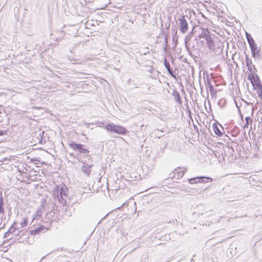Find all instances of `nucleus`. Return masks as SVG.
<instances>
[{"label": "nucleus", "instance_id": "f257e3e1", "mask_svg": "<svg viewBox=\"0 0 262 262\" xmlns=\"http://www.w3.org/2000/svg\"><path fill=\"white\" fill-rule=\"evenodd\" d=\"M245 34L251 51L252 57L254 58H260L261 56L260 48L257 47L255 40L250 33L246 32Z\"/></svg>", "mask_w": 262, "mask_h": 262}, {"label": "nucleus", "instance_id": "f03ea898", "mask_svg": "<svg viewBox=\"0 0 262 262\" xmlns=\"http://www.w3.org/2000/svg\"><path fill=\"white\" fill-rule=\"evenodd\" d=\"M106 128L107 132L122 136L126 135L128 133V130L125 127L121 125L115 124L112 122H111V124L108 125Z\"/></svg>", "mask_w": 262, "mask_h": 262}, {"label": "nucleus", "instance_id": "7ed1b4c3", "mask_svg": "<svg viewBox=\"0 0 262 262\" xmlns=\"http://www.w3.org/2000/svg\"><path fill=\"white\" fill-rule=\"evenodd\" d=\"M68 144L70 148L73 149V150L75 151H78L80 154L83 155V156L87 154H90V151L88 149V147L84 144L78 143L73 141H69Z\"/></svg>", "mask_w": 262, "mask_h": 262}, {"label": "nucleus", "instance_id": "20e7f679", "mask_svg": "<svg viewBox=\"0 0 262 262\" xmlns=\"http://www.w3.org/2000/svg\"><path fill=\"white\" fill-rule=\"evenodd\" d=\"M248 80L252 84L253 90L257 91L258 96L262 98V85L258 75H253L252 78Z\"/></svg>", "mask_w": 262, "mask_h": 262}, {"label": "nucleus", "instance_id": "39448f33", "mask_svg": "<svg viewBox=\"0 0 262 262\" xmlns=\"http://www.w3.org/2000/svg\"><path fill=\"white\" fill-rule=\"evenodd\" d=\"M186 17L188 18L187 15H184L183 14L181 15L176 21L177 25L179 28L180 31L183 34L187 32L188 30L189 26L188 21L186 18Z\"/></svg>", "mask_w": 262, "mask_h": 262}, {"label": "nucleus", "instance_id": "423d86ee", "mask_svg": "<svg viewBox=\"0 0 262 262\" xmlns=\"http://www.w3.org/2000/svg\"><path fill=\"white\" fill-rule=\"evenodd\" d=\"M245 61L248 70L249 71L247 76V79H250V78L253 77V75H257L256 74L257 69L255 66L253 64L251 59L247 54L245 55Z\"/></svg>", "mask_w": 262, "mask_h": 262}, {"label": "nucleus", "instance_id": "0eeeda50", "mask_svg": "<svg viewBox=\"0 0 262 262\" xmlns=\"http://www.w3.org/2000/svg\"><path fill=\"white\" fill-rule=\"evenodd\" d=\"M213 181V179L209 177L206 176H198L194 178H190L188 180L189 184H193L197 183H207L211 182Z\"/></svg>", "mask_w": 262, "mask_h": 262}, {"label": "nucleus", "instance_id": "6e6552de", "mask_svg": "<svg viewBox=\"0 0 262 262\" xmlns=\"http://www.w3.org/2000/svg\"><path fill=\"white\" fill-rule=\"evenodd\" d=\"M223 150L224 152V156H223V158L227 157L229 161H233L236 160V154L232 146H227Z\"/></svg>", "mask_w": 262, "mask_h": 262}, {"label": "nucleus", "instance_id": "1a4fd4ad", "mask_svg": "<svg viewBox=\"0 0 262 262\" xmlns=\"http://www.w3.org/2000/svg\"><path fill=\"white\" fill-rule=\"evenodd\" d=\"M185 172L186 169H182L181 168L178 167L174 169V171L173 172V175L170 178L171 179V180H174L177 175V177L176 178V180H179V179L182 178L183 177ZM173 181L174 182H175L174 180H173Z\"/></svg>", "mask_w": 262, "mask_h": 262}, {"label": "nucleus", "instance_id": "9d476101", "mask_svg": "<svg viewBox=\"0 0 262 262\" xmlns=\"http://www.w3.org/2000/svg\"><path fill=\"white\" fill-rule=\"evenodd\" d=\"M47 230H48V228H46L43 225H40L38 227L30 230V233L31 235H35L40 234L43 231L45 232Z\"/></svg>", "mask_w": 262, "mask_h": 262}, {"label": "nucleus", "instance_id": "9b49d317", "mask_svg": "<svg viewBox=\"0 0 262 262\" xmlns=\"http://www.w3.org/2000/svg\"><path fill=\"white\" fill-rule=\"evenodd\" d=\"M207 47L209 49L213 51L214 50L215 43L214 41V35L211 34L206 39Z\"/></svg>", "mask_w": 262, "mask_h": 262}, {"label": "nucleus", "instance_id": "f8f14e48", "mask_svg": "<svg viewBox=\"0 0 262 262\" xmlns=\"http://www.w3.org/2000/svg\"><path fill=\"white\" fill-rule=\"evenodd\" d=\"M202 33L198 36V38L200 39L201 38H204L205 40L209 36H210L212 33L209 31L208 28H204L203 27L201 28Z\"/></svg>", "mask_w": 262, "mask_h": 262}, {"label": "nucleus", "instance_id": "ddd939ff", "mask_svg": "<svg viewBox=\"0 0 262 262\" xmlns=\"http://www.w3.org/2000/svg\"><path fill=\"white\" fill-rule=\"evenodd\" d=\"M93 165V164H83V165L81 167V170L84 173L86 174L88 176H89L91 173V168H92Z\"/></svg>", "mask_w": 262, "mask_h": 262}, {"label": "nucleus", "instance_id": "4468645a", "mask_svg": "<svg viewBox=\"0 0 262 262\" xmlns=\"http://www.w3.org/2000/svg\"><path fill=\"white\" fill-rule=\"evenodd\" d=\"M172 95L174 97V100L178 103V104L180 105L182 104V100L181 97L179 92L176 89L173 90Z\"/></svg>", "mask_w": 262, "mask_h": 262}, {"label": "nucleus", "instance_id": "2eb2a0df", "mask_svg": "<svg viewBox=\"0 0 262 262\" xmlns=\"http://www.w3.org/2000/svg\"><path fill=\"white\" fill-rule=\"evenodd\" d=\"M192 34L190 33L187 35L184 39L185 47L188 52H190V40L192 38Z\"/></svg>", "mask_w": 262, "mask_h": 262}, {"label": "nucleus", "instance_id": "dca6fc26", "mask_svg": "<svg viewBox=\"0 0 262 262\" xmlns=\"http://www.w3.org/2000/svg\"><path fill=\"white\" fill-rule=\"evenodd\" d=\"M218 123H219L217 122H215L213 123V124H212L213 130L214 133L217 136L221 137V136H223V133L219 129V128L218 127Z\"/></svg>", "mask_w": 262, "mask_h": 262}, {"label": "nucleus", "instance_id": "f3484780", "mask_svg": "<svg viewBox=\"0 0 262 262\" xmlns=\"http://www.w3.org/2000/svg\"><path fill=\"white\" fill-rule=\"evenodd\" d=\"M83 158V160L81 161V162L83 164H89L88 163H92L93 161V158L92 157V155H90V154H87L85 155L82 156Z\"/></svg>", "mask_w": 262, "mask_h": 262}, {"label": "nucleus", "instance_id": "a211bd4d", "mask_svg": "<svg viewBox=\"0 0 262 262\" xmlns=\"http://www.w3.org/2000/svg\"><path fill=\"white\" fill-rule=\"evenodd\" d=\"M59 185V193H61V196H68V189L64 184Z\"/></svg>", "mask_w": 262, "mask_h": 262}, {"label": "nucleus", "instance_id": "6ab92c4d", "mask_svg": "<svg viewBox=\"0 0 262 262\" xmlns=\"http://www.w3.org/2000/svg\"><path fill=\"white\" fill-rule=\"evenodd\" d=\"M206 85L208 86L209 89V91L212 95V93L214 92V87L211 84V80L209 77V75H207L206 77Z\"/></svg>", "mask_w": 262, "mask_h": 262}, {"label": "nucleus", "instance_id": "aec40b11", "mask_svg": "<svg viewBox=\"0 0 262 262\" xmlns=\"http://www.w3.org/2000/svg\"><path fill=\"white\" fill-rule=\"evenodd\" d=\"M60 190H59V185H56V187L54 188L53 190V195L55 199L61 196V193H59Z\"/></svg>", "mask_w": 262, "mask_h": 262}, {"label": "nucleus", "instance_id": "412c9836", "mask_svg": "<svg viewBox=\"0 0 262 262\" xmlns=\"http://www.w3.org/2000/svg\"><path fill=\"white\" fill-rule=\"evenodd\" d=\"M245 123L244 124V128H248L249 124L251 123L252 122V118L250 116H247L245 117Z\"/></svg>", "mask_w": 262, "mask_h": 262}, {"label": "nucleus", "instance_id": "4be33fe9", "mask_svg": "<svg viewBox=\"0 0 262 262\" xmlns=\"http://www.w3.org/2000/svg\"><path fill=\"white\" fill-rule=\"evenodd\" d=\"M227 101L226 99L224 98H222L220 99L217 102L218 105L220 106L221 108L224 107V106L226 105Z\"/></svg>", "mask_w": 262, "mask_h": 262}, {"label": "nucleus", "instance_id": "5701e85b", "mask_svg": "<svg viewBox=\"0 0 262 262\" xmlns=\"http://www.w3.org/2000/svg\"><path fill=\"white\" fill-rule=\"evenodd\" d=\"M56 199H57L58 201V202L62 204L63 206H66V204H67V201H66V200L64 199L62 196H60L59 197L56 198Z\"/></svg>", "mask_w": 262, "mask_h": 262}, {"label": "nucleus", "instance_id": "b1692460", "mask_svg": "<svg viewBox=\"0 0 262 262\" xmlns=\"http://www.w3.org/2000/svg\"><path fill=\"white\" fill-rule=\"evenodd\" d=\"M5 209L3 207V198L2 195L0 196V213L4 214Z\"/></svg>", "mask_w": 262, "mask_h": 262}, {"label": "nucleus", "instance_id": "393cba45", "mask_svg": "<svg viewBox=\"0 0 262 262\" xmlns=\"http://www.w3.org/2000/svg\"><path fill=\"white\" fill-rule=\"evenodd\" d=\"M28 220L27 217H24L23 218L22 222H20V224L21 226L20 228H24L28 225Z\"/></svg>", "mask_w": 262, "mask_h": 262}, {"label": "nucleus", "instance_id": "a878e982", "mask_svg": "<svg viewBox=\"0 0 262 262\" xmlns=\"http://www.w3.org/2000/svg\"><path fill=\"white\" fill-rule=\"evenodd\" d=\"M240 133V129L235 126L232 130V135L234 136H237Z\"/></svg>", "mask_w": 262, "mask_h": 262}, {"label": "nucleus", "instance_id": "bb28decb", "mask_svg": "<svg viewBox=\"0 0 262 262\" xmlns=\"http://www.w3.org/2000/svg\"><path fill=\"white\" fill-rule=\"evenodd\" d=\"M111 124V122H101L100 123L99 126L105 129L107 131L106 127L108 125Z\"/></svg>", "mask_w": 262, "mask_h": 262}, {"label": "nucleus", "instance_id": "cd10ccee", "mask_svg": "<svg viewBox=\"0 0 262 262\" xmlns=\"http://www.w3.org/2000/svg\"><path fill=\"white\" fill-rule=\"evenodd\" d=\"M19 229V227H13L11 226L8 230V232L10 234L14 233L16 230H18Z\"/></svg>", "mask_w": 262, "mask_h": 262}, {"label": "nucleus", "instance_id": "c85d7f7f", "mask_svg": "<svg viewBox=\"0 0 262 262\" xmlns=\"http://www.w3.org/2000/svg\"><path fill=\"white\" fill-rule=\"evenodd\" d=\"M167 71L168 73L169 74H170V75L172 77H173V78H175V79H176V78H177V77H176V74L174 73V72L173 71V70H172V69L171 68H169V69H168V70H167Z\"/></svg>", "mask_w": 262, "mask_h": 262}, {"label": "nucleus", "instance_id": "c756f323", "mask_svg": "<svg viewBox=\"0 0 262 262\" xmlns=\"http://www.w3.org/2000/svg\"><path fill=\"white\" fill-rule=\"evenodd\" d=\"M164 65L167 70L170 68V64L169 62L167 61L166 60H164Z\"/></svg>", "mask_w": 262, "mask_h": 262}, {"label": "nucleus", "instance_id": "7c9ffc66", "mask_svg": "<svg viewBox=\"0 0 262 262\" xmlns=\"http://www.w3.org/2000/svg\"><path fill=\"white\" fill-rule=\"evenodd\" d=\"M8 133V130H0V137L3 136L7 135Z\"/></svg>", "mask_w": 262, "mask_h": 262}, {"label": "nucleus", "instance_id": "2f4dec72", "mask_svg": "<svg viewBox=\"0 0 262 262\" xmlns=\"http://www.w3.org/2000/svg\"><path fill=\"white\" fill-rule=\"evenodd\" d=\"M31 161L35 162V164H38V163L40 162V160H39V158H32L31 159Z\"/></svg>", "mask_w": 262, "mask_h": 262}, {"label": "nucleus", "instance_id": "473e14b6", "mask_svg": "<svg viewBox=\"0 0 262 262\" xmlns=\"http://www.w3.org/2000/svg\"><path fill=\"white\" fill-rule=\"evenodd\" d=\"M103 1L104 2V3L103 4V7L100 8H99L98 9H101L103 7H106L108 5V2L110 1V0H103Z\"/></svg>", "mask_w": 262, "mask_h": 262}, {"label": "nucleus", "instance_id": "72a5a7b5", "mask_svg": "<svg viewBox=\"0 0 262 262\" xmlns=\"http://www.w3.org/2000/svg\"><path fill=\"white\" fill-rule=\"evenodd\" d=\"M23 230L18 231L17 233L16 234L17 236L20 237L21 236L23 235L24 233H22Z\"/></svg>", "mask_w": 262, "mask_h": 262}, {"label": "nucleus", "instance_id": "f704fd0d", "mask_svg": "<svg viewBox=\"0 0 262 262\" xmlns=\"http://www.w3.org/2000/svg\"><path fill=\"white\" fill-rule=\"evenodd\" d=\"M10 234L8 232V231H7V232H6L4 234V238H7L9 235H10Z\"/></svg>", "mask_w": 262, "mask_h": 262}, {"label": "nucleus", "instance_id": "c9c22d12", "mask_svg": "<svg viewBox=\"0 0 262 262\" xmlns=\"http://www.w3.org/2000/svg\"><path fill=\"white\" fill-rule=\"evenodd\" d=\"M36 215L37 216H38L39 217H40L41 216V212L40 210H38L37 212H36Z\"/></svg>", "mask_w": 262, "mask_h": 262}, {"label": "nucleus", "instance_id": "e433bc0d", "mask_svg": "<svg viewBox=\"0 0 262 262\" xmlns=\"http://www.w3.org/2000/svg\"><path fill=\"white\" fill-rule=\"evenodd\" d=\"M17 222L15 221H14L13 224L11 225V226L13 227H17Z\"/></svg>", "mask_w": 262, "mask_h": 262}, {"label": "nucleus", "instance_id": "4c0bfd02", "mask_svg": "<svg viewBox=\"0 0 262 262\" xmlns=\"http://www.w3.org/2000/svg\"><path fill=\"white\" fill-rule=\"evenodd\" d=\"M245 102L248 105V106H251L252 107H251V110H252L253 109V103H251V102H248L247 101H245Z\"/></svg>", "mask_w": 262, "mask_h": 262}, {"label": "nucleus", "instance_id": "58836bf2", "mask_svg": "<svg viewBox=\"0 0 262 262\" xmlns=\"http://www.w3.org/2000/svg\"><path fill=\"white\" fill-rule=\"evenodd\" d=\"M146 127V126H145L144 124L140 126V128L141 130H145Z\"/></svg>", "mask_w": 262, "mask_h": 262}, {"label": "nucleus", "instance_id": "ea45409f", "mask_svg": "<svg viewBox=\"0 0 262 262\" xmlns=\"http://www.w3.org/2000/svg\"><path fill=\"white\" fill-rule=\"evenodd\" d=\"M238 112H239V113L240 117L242 119V120L243 121V115L241 113L240 110H238Z\"/></svg>", "mask_w": 262, "mask_h": 262}, {"label": "nucleus", "instance_id": "a19ab883", "mask_svg": "<svg viewBox=\"0 0 262 262\" xmlns=\"http://www.w3.org/2000/svg\"><path fill=\"white\" fill-rule=\"evenodd\" d=\"M53 251H54V250H53V251H51L50 253H48L46 255H45V256H43V257H42V258H41V260H42L43 259H44V258H45V257H46L47 255H49L50 253H52V252H53Z\"/></svg>", "mask_w": 262, "mask_h": 262}, {"label": "nucleus", "instance_id": "79ce46f5", "mask_svg": "<svg viewBox=\"0 0 262 262\" xmlns=\"http://www.w3.org/2000/svg\"><path fill=\"white\" fill-rule=\"evenodd\" d=\"M149 53V52L148 51H145L144 52H143L142 54L143 55H146L147 54H148Z\"/></svg>", "mask_w": 262, "mask_h": 262}, {"label": "nucleus", "instance_id": "37998d69", "mask_svg": "<svg viewBox=\"0 0 262 262\" xmlns=\"http://www.w3.org/2000/svg\"><path fill=\"white\" fill-rule=\"evenodd\" d=\"M107 215H108V213H107L105 216H104L103 218H102V219H101V220L99 221V223H98V224H99V223H100V222H101L102 220L104 219Z\"/></svg>", "mask_w": 262, "mask_h": 262}, {"label": "nucleus", "instance_id": "c03bdc74", "mask_svg": "<svg viewBox=\"0 0 262 262\" xmlns=\"http://www.w3.org/2000/svg\"><path fill=\"white\" fill-rule=\"evenodd\" d=\"M207 188H208V187H206V188H202L200 191H204V190H205L206 189H207Z\"/></svg>", "mask_w": 262, "mask_h": 262}, {"label": "nucleus", "instance_id": "a18cd8bd", "mask_svg": "<svg viewBox=\"0 0 262 262\" xmlns=\"http://www.w3.org/2000/svg\"><path fill=\"white\" fill-rule=\"evenodd\" d=\"M11 213V208H10V209L9 210V212H8L9 215H10Z\"/></svg>", "mask_w": 262, "mask_h": 262}, {"label": "nucleus", "instance_id": "49530a36", "mask_svg": "<svg viewBox=\"0 0 262 262\" xmlns=\"http://www.w3.org/2000/svg\"><path fill=\"white\" fill-rule=\"evenodd\" d=\"M194 128H196V129H197V130H198V127H197L196 125H194Z\"/></svg>", "mask_w": 262, "mask_h": 262}, {"label": "nucleus", "instance_id": "de8ad7c7", "mask_svg": "<svg viewBox=\"0 0 262 262\" xmlns=\"http://www.w3.org/2000/svg\"><path fill=\"white\" fill-rule=\"evenodd\" d=\"M165 42L167 41V37H165Z\"/></svg>", "mask_w": 262, "mask_h": 262}, {"label": "nucleus", "instance_id": "09e8293b", "mask_svg": "<svg viewBox=\"0 0 262 262\" xmlns=\"http://www.w3.org/2000/svg\"><path fill=\"white\" fill-rule=\"evenodd\" d=\"M209 106H210V107H209L210 110H211V105H210V103H209Z\"/></svg>", "mask_w": 262, "mask_h": 262}, {"label": "nucleus", "instance_id": "8fccbe9b", "mask_svg": "<svg viewBox=\"0 0 262 262\" xmlns=\"http://www.w3.org/2000/svg\"><path fill=\"white\" fill-rule=\"evenodd\" d=\"M174 37L173 36V37H172V41H174Z\"/></svg>", "mask_w": 262, "mask_h": 262}, {"label": "nucleus", "instance_id": "3c124183", "mask_svg": "<svg viewBox=\"0 0 262 262\" xmlns=\"http://www.w3.org/2000/svg\"><path fill=\"white\" fill-rule=\"evenodd\" d=\"M188 107V111H189V113H190V110H189V107L188 106V107Z\"/></svg>", "mask_w": 262, "mask_h": 262}, {"label": "nucleus", "instance_id": "603ef678", "mask_svg": "<svg viewBox=\"0 0 262 262\" xmlns=\"http://www.w3.org/2000/svg\"><path fill=\"white\" fill-rule=\"evenodd\" d=\"M5 225V224H4V225H3V226H2V229H3V228H4Z\"/></svg>", "mask_w": 262, "mask_h": 262}, {"label": "nucleus", "instance_id": "864d4df0", "mask_svg": "<svg viewBox=\"0 0 262 262\" xmlns=\"http://www.w3.org/2000/svg\"><path fill=\"white\" fill-rule=\"evenodd\" d=\"M201 42L202 43H204V41H203V40L201 41Z\"/></svg>", "mask_w": 262, "mask_h": 262}, {"label": "nucleus", "instance_id": "5fc2aeb1", "mask_svg": "<svg viewBox=\"0 0 262 262\" xmlns=\"http://www.w3.org/2000/svg\"><path fill=\"white\" fill-rule=\"evenodd\" d=\"M70 155L73 156V154H70Z\"/></svg>", "mask_w": 262, "mask_h": 262}, {"label": "nucleus", "instance_id": "6e6d98bb", "mask_svg": "<svg viewBox=\"0 0 262 262\" xmlns=\"http://www.w3.org/2000/svg\"><path fill=\"white\" fill-rule=\"evenodd\" d=\"M59 78H60V80H63V79H62L61 78H60V77H59Z\"/></svg>", "mask_w": 262, "mask_h": 262}, {"label": "nucleus", "instance_id": "4d7b16f0", "mask_svg": "<svg viewBox=\"0 0 262 262\" xmlns=\"http://www.w3.org/2000/svg\"><path fill=\"white\" fill-rule=\"evenodd\" d=\"M2 229V228H0V230Z\"/></svg>", "mask_w": 262, "mask_h": 262}, {"label": "nucleus", "instance_id": "13d9d810", "mask_svg": "<svg viewBox=\"0 0 262 262\" xmlns=\"http://www.w3.org/2000/svg\"><path fill=\"white\" fill-rule=\"evenodd\" d=\"M39 262H40V261H39Z\"/></svg>", "mask_w": 262, "mask_h": 262}]
</instances>
